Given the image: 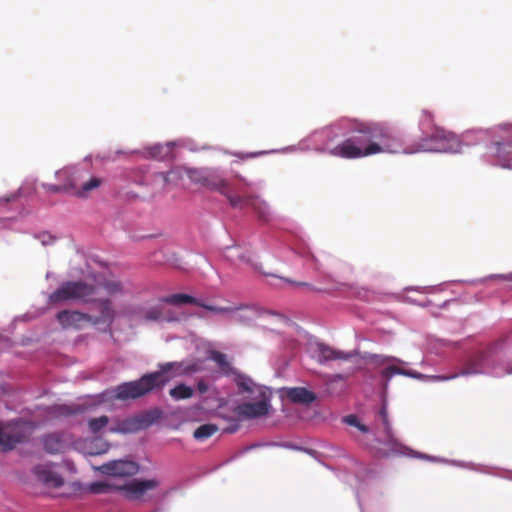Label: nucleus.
<instances>
[{
	"instance_id": "1",
	"label": "nucleus",
	"mask_w": 512,
	"mask_h": 512,
	"mask_svg": "<svg viewBox=\"0 0 512 512\" xmlns=\"http://www.w3.org/2000/svg\"><path fill=\"white\" fill-rule=\"evenodd\" d=\"M399 147V137L388 125L356 121L349 137L336 145L331 154L344 159H358L381 153H395Z\"/></svg>"
},
{
	"instance_id": "2",
	"label": "nucleus",
	"mask_w": 512,
	"mask_h": 512,
	"mask_svg": "<svg viewBox=\"0 0 512 512\" xmlns=\"http://www.w3.org/2000/svg\"><path fill=\"white\" fill-rule=\"evenodd\" d=\"M176 369L179 372L196 371L194 367L182 368L181 363H166L160 371L143 375L139 380L125 382L114 389V398L118 400L136 399L156 388H162L168 381L167 372Z\"/></svg>"
},
{
	"instance_id": "3",
	"label": "nucleus",
	"mask_w": 512,
	"mask_h": 512,
	"mask_svg": "<svg viewBox=\"0 0 512 512\" xmlns=\"http://www.w3.org/2000/svg\"><path fill=\"white\" fill-rule=\"evenodd\" d=\"M186 174L192 183L225 196L230 206H239L243 202L233 193L232 183L218 169L189 168Z\"/></svg>"
},
{
	"instance_id": "4",
	"label": "nucleus",
	"mask_w": 512,
	"mask_h": 512,
	"mask_svg": "<svg viewBox=\"0 0 512 512\" xmlns=\"http://www.w3.org/2000/svg\"><path fill=\"white\" fill-rule=\"evenodd\" d=\"M95 294V287L84 282H65L49 296V302L52 304L68 300H82L84 302H93L92 296Z\"/></svg>"
},
{
	"instance_id": "5",
	"label": "nucleus",
	"mask_w": 512,
	"mask_h": 512,
	"mask_svg": "<svg viewBox=\"0 0 512 512\" xmlns=\"http://www.w3.org/2000/svg\"><path fill=\"white\" fill-rule=\"evenodd\" d=\"M95 294V287L84 282H65L49 296V302L52 304L68 300H82L84 302H93L92 296Z\"/></svg>"
},
{
	"instance_id": "6",
	"label": "nucleus",
	"mask_w": 512,
	"mask_h": 512,
	"mask_svg": "<svg viewBox=\"0 0 512 512\" xmlns=\"http://www.w3.org/2000/svg\"><path fill=\"white\" fill-rule=\"evenodd\" d=\"M30 426L23 421H15L0 426V449L12 450L18 443L26 441L30 436Z\"/></svg>"
},
{
	"instance_id": "7",
	"label": "nucleus",
	"mask_w": 512,
	"mask_h": 512,
	"mask_svg": "<svg viewBox=\"0 0 512 512\" xmlns=\"http://www.w3.org/2000/svg\"><path fill=\"white\" fill-rule=\"evenodd\" d=\"M158 486L159 482L156 479H133L128 483L119 486V492L127 500L146 502L151 498L149 491L156 489Z\"/></svg>"
},
{
	"instance_id": "8",
	"label": "nucleus",
	"mask_w": 512,
	"mask_h": 512,
	"mask_svg": "<svg viewBox=\"0 0 512 512\" xmlns=\"http://www.w3.org/2000/svg\"><path fill=\"white\" fill-rule=\"evenodd\" d=\"M453 137V134L445 131L442 128L434 127L433 133L425 132V136L417 144V148L409 150L408 153L415 152H431V151H445L448 142Z\"/></svg>"
},
{
	"instance_id": "9",
	"label": "nucleus",
	"mask_w": 512,
	"mask_h": 512,
	"mask_svg": "<svg viewBox=\"0 0 512 512\" xmlns=\"http://www.w3.org/2000/svg\"><path fill=\"white\" fill-rule=\"evenodd\" d=\"M160 301L171 305L193 304L216 314H229L234 311V308L232 307H220L216 305H210L198 298L183 293H177L161 297Z\"/></svg>"
},
{
	"instance_id": "10",
	"label": "nucleus",
	"mask_w": 512,
	"mask_h": 512,
	"mask_svg": "<svg viewBox=\"0 0 512 512\" xmlns=\"http://www.w3.org/2000/svg\"><path fill=\"white\" fill-rule=\"evenodd\" d=\"M154 419L155 418L151 416L150 413H146L141 416L130 417L118 421L115 426L109 428V431L123 434L136 433L149 427L154 422Z\"/></svg>"
},
{
	"instance_id": "11",
	"label": "nucleus",
	"mask_w": 512,
	"mask_h": 512,
	"mask_svg": "<svg viewBox=\"0 0 512 512\" xmlns=\"http://www.w3.org/2000/svg\"><path fill=\"white\" fill-rule=\"evenodd\" d=\"M102 474L109 476H132L137 473L138 465L133 461L114 460L97 468Z\"/></svg>"
},
{
	"instance_id": "12",
	"label": "nucleus",
	"mask_w": 512,
	"mask_h": 512,
	"mask_svg": "<svg viewBox=\"0 0 512 512\" xmlns=\"http://www.w3.org/2000/svg\"><path fill=\"white\" fill-rule=\"evenodd\" d=\"M500 132L501 140L493 144L495 154L503 161L512 162V125H503Z\"/></svg>"
},
{
	"instance_id": "13",
	"label": "nucleus",
	"mask_w": 512,
	"mask_h": 512,
	"mask_svg": "<svg viewBox=\"0 0 512 512\" xmlns=\"http://www.w3.org/2000/svg\"><path fill=\"white\" fill-rule=\"evenodd\" d=\"M36 479L49 488H60L64 485L63 477L52 469L50 464L37 465L33 469Z\"/></svg>"
},
{
	"instance_id": "14",
	"label": "nucleus",
	"mask_w": 512,
	"mask_h": 512,
	"mask_svg": "<svg viewBox=\"0 0 512 512\" xmlns=\"http://www.w3.org/2000/svg\"><path fill=\"white\" fill-rule=\"evenodd\" d=\"M56 319L63 329L78 330L84 323H90L91 315L79 311L62 310L57 313Z\"/></svg>"
},
{
	"instance_id": "15",
	"label": "nucleus",
	"mask_w": 512,
	"mask_h": 512,
	"mask_svg": "<svg viewBox=\"0 0 512 512\" xmlns=\"http://www.w3.org/2000/svg\"><path fill=\"white\" fill-rule=\"evenodd\" d=\"M270 405L266 398L258 402H246L238 405L237 413L239 416L247 419H253L265 416L269 412Z\"/></svg>"
},
{
	"instance_id": "16",
	"label": "nucleus",
	"mask_w": 512,
	"mask_h": 512,
	"mask_svg": "<svg viewBox=\"0 0 512 512\" xmlns=\"http://www.w3.org/2000/svg\"><path fill=\"white\" fill-rule=\"evenodd\" d=\"M97 309L99 311L98 316H92L90 323L97 324H112L115 318V310L113 308L112 302L109 299H101L95 301Z\"/></svg>"
},
{
	"instance_id": "17",
	"label": "nucleus",
	"mask_w": 512,
	"mask_h": 512,
	"mask_svg": "<svg viewBox=\"0 0 512 512\" xmlns=\"http://www.w3.org/2000/svg\"><path fill=\"white\" fill-rule=\"evenodd\" d=\"M238 197L243 199V202L239 206H232L233 208H245L252 207L257 213L258 218L262 221H268L269 219V208L267 204L254 195H239Z\"/></svg>"
},
{
	"instance_id": "18",
	"label": "nucleus",
	"mask_w": 512,
	"mask_h": 512,
	"mask_svg": "<svg viewBox=\"0 0 512 512\" xmlns=\"http://www.w3.org/2000/svg\"><path fill=\"white\" fill-rule=\"evenodd\" d=\"M318 350L320 363L334 360L348 361L353 357V354L351 352H344L323 343L318 345Z\"/></svg>"
},
{
	"instance_id": "19",
	"label": "nucleus",
	"mask_w": 512,
	"mask_h": 512,
	"mask_svg": "<svg viewBox=\"0 0 512 512\" xmlns=\"http://www.w3.org/2000/svg\"><path fill=\"white\" fill-rule=\"evenodd\" d=\"M487 355L484 352H479L471 357L462 370L459 372L460 376L481 374L484 372Z\"/></svg>"
},
{
	"instance_id": "20",
	"label": "nucleus",
	"mask_w": 512,
	"mask_h": 512,
	"mask_svg": "<svg viewBox=\"0 0 512 512\" xmlns=\"http://www.w3.org/2000/svg\"><path fill=\"white\" fill-rule=\"evenodd\" d=\"M286 397L293 403L301 404H309L316 399L315 394L304 387L289 388Z\"/></svg>"
},
{
	"instance_id": "21",
	"label": "nucleus",
	"mask_w": 512,
	"mask_h": 512,
	"mask_svg": "<svg viewBox=\"0 0 512 512\" xmlns=\"http://www.w3.org/2000/svg\"><path fill=\"white\" fill-rule=\"evenodd\" d=\"M43 446L50 454L61 453L65 449V442L59 434H49L43 439Z\"/></svg>"
},
{
	"instance_id": "22",
	"label": "nucleus",
	"mask_w": 512,
	"mask_h": 512,
	"mask_svg": "<svg viewBox=\"0 0 512 512\" xmlns=\"http://www.w3.org/2000/svg\"><path fill=\"white\" fill-rule=\"evenodd\" d=\"M404 375V376H408V377H412V378H421L422 375L418 372H414V371H409V370H405V369H402L398 366H395V365H390L386 368H384L382 371H381V376L386 380L385 383H384V390L387 389V386H388V381L394 376V375Z\"/></svg>"
},
{
	"instance_id": "23",
	"label": "nucleus",
	"mask_w": 512,
	"mask_h": 512,
	"mask_svg": "<svg viewBox=\"0 0 512 512\" xmlns=\"http://www.w3.org/2000/svg\"><path fill=\"white\" fill-rule=\"evenodd\" d=\"M79 405H55L49 409V414L56 417H68L82 412Z\"/></svg>"
},
{
	"instance_id": "24",
	"label": "nucleus",
	"mask_w": 512,
	"mask_h": 512,
	"mask_svg": "<svg viewBox=\"0 0 512 512\" xmlns=\"http://www.w3.org/2000/svg\"><path fill=\"white\" fill-rule=\"evenodd\" d=\"M88 490L93 494H106L119 491V486L113 485L108 481H98L90 483Z\"/></svg>"
},
{
	"instance_id": "25",
	"label": "nucleus",
	"mask_w": 512,
	"mask_h": 512,
	"mask_svg": "<svg viewBox=\"0 0 512 512\" xmlns=\"http://www.w3.org/2000/svg\"><path fill=\"white\" fill-rule=\"evenodd\" d=\"M102 179L98 177H91L88 181L84 182L75 192L79 197H86L88 194L97 189L102 184Z\"/></svg>"
},
{
	"instance_id": "26",
	"label": "nucleus",
	"mask_w": 512,
	"mask_h": 512,
	"mask_svg": "<svg viewBox=\"0 0 512 512\" xmlns=\"http://www.w3.org/2000/svg\"><path fill=\"white\" fill-rule=\"evenodd\" d=\"M144 319L146 321H161V320L173 321L174 320V318L164 315L163 308L161 306H154V307L147 309L144 312Z\"/></svg>"
},
{
	"instance_id": "27",
	"label": "nucleus",
	"mask_w": 512,
	"mask_h": 512,
	"mask_svg": "<svg viewBox=\"0 0 512 512\" xmlns=\"http://www.w3.org/2000/svg\"><path fill=\"white\" fill-rule=\"evenodd\" d=\"M218 431V427L215 424H203L199 426L193 433V436L197 440H205L213 436Z\"/></svg>"
},
{
	"instance_id": "28",
	"label": "nucleus",
	"mask_w": 512,
	"mask_h": 512,
	"mask_svg": "<svg viewBox=\"0 0 512 512\" xmlns=\"http://www.w3.org/2000/svg\"><path fill=\"white\" fill-rule=\"evenodd\" d=\"M193 395V389L184 384H179L170 390V396L176 400L188 399Z\"/></svg>"
},
{
	"instance_id": "29",
	"label": "nucleus",
	"mask_w": 512,
	"mask_h": 512,
	"mask_svg": "<svg viewBox=\"0 0 512 512\" xmlns=\"http://www.w3.org/2000/svg\"><path fill=\"white\" fill-rule=\"evenodd\" d=\"M109 423V418L106 415H102L97 418H91L88 421V427L91 433L97 434L104 429Z\"/></svg>"
},
{
	"instance_id": "30",
	"label": "nucleus",
	"mask_w": 512,
	"mask_h": 512,
	"mask_svg": "<svg viewBox=\"0 0 512 512\" xmlns=\"http://www.w3.org/2000/svg\"><path fill=\"white\" fill-rule=\"evenodd\" d=\"M103 287L110 295L122 294L124 292L123 285L118 280H106L103 283Z\"/></svg>"
},
{
	"instance_id": "31",
	"label": "nucleus",
	"mask_w": 512,
	"mask_h": 512,
	"mask_svg": "<svg viewBox=\"0 0 512 512\" xmlns=\"http://www.w3.org/2000/svg\"><path fill=\"white\" fill-rule=\"evenodd\" d=\"M237 386L240 390L244 392H253L255 383L248 377L240 376L237 379Z\"/></svg>"
},
{
	"instance_id": "32",
	"label": "nucleus",
	"mask_w": 512,
	"mask_h": 512,
	"mask_svg": "<svg viewBox=\"0 0 512 512\" xmlns=\"http://www.w3.org/2000/svg\"><path fill=\"white\" fill-rule=\"evenodd\" d=\"M379 416L382 419V423H383L385 432L387 434V438L390 439L391 438V425H390V422L388 419L387 406L385 403H383V405L381 406V408L379 410Z\"/></svg>"
},
{
	"instance_id": "33",
	"label": "nucleus",
	"mask_w": 512,
	"mask_h": 512,
	"mask_svg": "<svg viewBox=\"0 0 512 512\" xmlns=\"http://www.w3.org/2000/svg\"><path fill=\"white\" fill-rule=\"evenodd\" d=\"M211 358L213 359V361H215L218 364V366L222 370H228L230 368V364H229L225 354L218 352V351H214L212 353Z\"/></svg>"
},
{
	"instance_id": "34",
	"label": "nucleus",
	"mask_w": 512,
	"mask_h": 512,
	"mask_svg": "<svg viewBox=\"0 0 512 512\" xmlns=\"http://www.w3.org/2000/svg\"><path fill=\"white\" fill-rule=\"evenodd\" d=\"M77 188V184L75 183L74 180H69L65 185L63 186H60V185H47V189L49 191H52V192H60L62 190H69V189H76Z\"/></svg>"
},
{
	"instance_id": "35",
	"label": "nucleus",
	"mask_w": 512,
	"mask_h": 512,
	"mask_svg": "<svg viewBox=\"0 0 512 512\" xmlns=\"http://www.w3.org/2000/svg\"><path fill=\"white\" fill-rule=\"evenodd\" d=\"M236 256L240 261L251 263L252 259L250 255H245L244 253H241L238 248L235 249Z\"/></svg>"
},
{
	"instance_id": "36",
	"label": "nucleus",
	"mask_w": 512,
	"mask_h": 512,
	"mask_svg": "<svg viewBox=\"0 0 512 512\" xmlns=\"http://www.w3.org/2000/svg\"><path fill=\"white\" fill-rule=\"evenodd\" d=\"M432 114L430 112H423V119L421 120V125L424 128L426 124H429L432 121Z\"/></svg>"
},
{
	"instance_id": "37",
	"label": "nucleus",
	"mask_w": 512,
	"mask_h": 512,
	"mask_svg": "<svg viewBox=\"0 0 512 512\" xmlns=\"http://www.w3.org/2000/svg\"><path fill=\"white\" fill-rule=\"evenodd\" d=\"M345 422L349 425L357 427L359 421L355 415H349L345 417Z\"/></svg>"
},
{
	"instance_id": "38",
	"label": "nucleus",
	"mask_w": 512,
	"mask_h": 512,
	"mask_svg": "<svg viewBox=\"0 0 512 512\" xmlns=\"http://www.w3.org/2000/svg\"><path fill=\"white\" fill-rule=\"evenodd\" d=\"M397 362V363H403L402 360L398 359V358H395V357H390V356H387V357H383L381 358V360L379 361L380 364H384V363H388V362Z\"/></svg>"
},
{
	"instance_id": "39",
	"label": "nucleus",
	"mask_w": 512,
	"mask_h": 512,
	"mask_svg": "<svg viewBox=\"0 0 512 512\" xmlns=\"http://www.w3.org/2000/svg\"><path fill=\"white\" fill-rule=\"evenodd\" d=\"M458 376H460L459 373H456V374H453V375H450V376H432V378L434 380L444 381V380L454 379V378H456Z\"/></svg>"
},
{
	"instance_id": "40",
	"label": "nucleus",
	"mask_w": 512,
	"mask_h": 512,
	"mask_svg": "<svg viewBox=\"0 0 512 512\" xmlns=\"http://www.w3.org/2000/svg\"><path fill=\"white\" fill-rule=\"evenodd\" d=\"M357 428L363 433H367L369 431L368 426L361 424L360 422L358 423Z\"/></svg>"
},
{
	"instance_id": "41",
	"label": "nucleus",
	"mask_w": 512,
	"mask_h": 512,
	"mask_svg": "<svg viewBox=\"0 0 512 512\" xmlns=\"http://www.w3.org/2000/svg\"><path fill=\"white\" fill-rule=\"evenodd\" d=\"M285 281H286V282H288V283H294V284H296V282H292V281H290V280H288V279H286ZM297 285H299V286L309 287L311 290H315L314 288H312V287H311L308 283H306V282H300V283H297Z\"/></svg>"
},
{
	"instance_id": "42",
	"label": "nucleus",
	"mask_w": 512,
	"mask_h": 512,
	"mask_svg": "<svg viewBox=\"0 0 512 512\" xmlns=\"http://www.w3.org/2000/svg\"><path fill=\"white\" fill-rule=\"evenodd\" d=\"M69 175H70V171L67 170V169H64V170H61V171L57 172V176L58 177L69 176Z\"/></svg>"
},
{
	"instance_id": "43",
	"label": "nucleus",
	"mask_w": 512,
	"mask_h": 512,
	"mask_svg": "<svg viewBox=\"0 0 512 512\" xmlns=\"http://www.w3.org/2000/svg\"><path fill=\"white\" fill-rule=\"evenodd\" d=\"M161 149H163L162 146H155V147H153V154L157 155L158 153H160Z\"/></svg>"
},
{
	"instance_id": "44",
	"label": "nucleus",
	"mask_w": 512,
	"mask_h": 512,
	"mask_svg": "<svg viewBox=\"0 0 512 512\" xmlns=\"http://www.w3.org/2000/svg\"><path fill=\"white\" fill-rule=\"evenodd\" d=\"M170 151H171L170 144H167L166 145V154L170 153Z\"/></svg>"
}]
</instances>
